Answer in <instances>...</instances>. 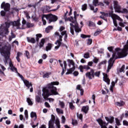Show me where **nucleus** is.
I'll return each mask as SVG.
<instances>
[{"label":"nucleus","instance_id":"nucleus-30","mask_svg":"<svg viewBox=\"0 0 128 128\" xmlns=\"http://www.w3.org/2000/svg\"><path fill=\"white\" fill-rule=\"evenodd\" d=\"M30 118H35V120L38 118V116H36V113L35 112H31Z\"/></svg>","mask_w":128,"mask_h":128},{"label":"nucleus","instance_id":"nucleus-59","mask_svg":"<svg viewBox=\"0 0 128 128\" xmlns=\"http://www.w3.org/2000/svg\"><path fill=\"white\" fill-rule=\"evenodd\" d=\"M32 18L34 22H38V18L36 16H32Z\"/></svg>","mask_w":128,"mask_h":128},{"label":"nucleus","instance_id":"nucleus-44","mask_svg":"<svg viewBox=\"0 0 128 128\" xmlns=\"http://www.w3.org/2000/svg\"><path fill=\"white\" fill-rule=\"evenodd\" d=\"M124 68H126V66L124 64H123L120 69V72H124Z\"/></svg>","mask_w":128,"mask_h":128},{"label":"nucleus","instance_id":"nucleus-47","mask_svg":"<svg viewBox=\"0 0 128 128\" xmlns=\"http://www.w3.org/2000/svg\"><path fill=\"white\" fill-rule=\"evenodd\" d=\"M74 22H76V16H78L80 14H77L76 11H74Z\"/></svg>","mask_w":128,"mask_h":128},{"label":"nucleus","instance_id":"nucleus-24","mask_svg":"<svg viewBox=\"0 0 128 128\" xmlns=\"http://www.w3.org/2000/svg\"><path fill=\"white\" fill-rule=\"evenodd\" d=\"M60 44V46H65L66 48H68V46H66V45L63 42H60V40H56L55 42V44Z\"/></svg>","mask_w":128,"mask_h":128},{"label":"nucleus","instance_id":"nucleus-7","mask_svg":"<svg viewBox=\"0 0 128 128\" xmlns=\"http://www.w3.org/2000/svg\"><path fill=\"white\" fill-rule=\"evenodd\" d=\"M45 18L46 20H48V24L54 22H56V20H58V19L56 16L52 15V14H49L46 15Z\"/></svg>","mask_w":128,"mask_h":128},{"label":"nucleus","instance_id":"nucleus-9","mask_svg":"<svg viewBox=\"0 0 128 128\" xmlns=\"http://www.w3.org/2000/svg\"><path fill=\"white\" fill-rule=\"evenodd\" d=\"M1 8H4V12H10V4L9 3H6V2H2L1 4Z\"/></svg>","mask_w":128,"mask_h":128},{"label":"nucleus","instance_id":"nucleus-57","mask_svg":"<svg viewBox=\"0 0 128 128\" xmlns=\"http://www.w3.org/2000/svg\"><path fill=\"white\" fill-rule=\"evenodd\" d=\"M77 116L78 117L79 120H80L82 122V114H80L78 115V113H77Z\"/></svg>","mask_w":128,"mask_h":128},{"label":"nucleus","instance_id":"nucleus-64","mask_svg":"<svg viewBox=\"0 0 128 128\" xmlns=\"http://www.w3.org/2000/svg\"><path fill=\"white\" fill-rule=\"evenodd\" d=\"M123 124L124 126H128V122L126 120H123Z\"/></svg>","mask_w":128,"mask_h":128},{"label":"nucleus","instance_id":"nucleus-17","mask_svg":"<svg viewBox=\"0 0 128 128\" xmlns=\"http://www.w3.org/2000/svg\"><path fill=\"white\" fill-rule=\"evenodd\" d=\"M75 70H76V66H74L72 68L68 69L67 72L66 73V75L72 74V72H74Z\"/></svg>","mask_w":128,"mask_h":128},{"label":"nucleus","instance_id":"nucleus-18","mask_svg":"<svg viewBox=\"0 0 128 128\" xmlns=\"http://www.w3.org/2000/svg\"><path fill=\"white\" fill-rule=\"evenodd\" d=\"M23 82L26 86L28 88H30V86H32V82L30 83V82H28V80H24Z\"/></svg>","mask_w":128,"mask_h":128},{"label":"nucleus","instance_id":"nucleus-12","mask_svg":"<svg viewBox=\"0 0 128 128\" xmlns=\"http://www.w3.org/2000/svg\"><path fill=\"white\" fill-rule=\"evenodd\" d=\"M54 120H56V116L54 114L51 115V119L48 122V128H54Z\"/></svg>","mask_w":128,"mask_h":128},{"label":"nucleus","instance_id":"nucleus-61","mask_svg":"<svg viewBox=\"0 0 128 128\" xmlns=\"http://www.w3.org/2000/svg\"><path fill=\"white\" fill-rule=\"evenodd\" d=\"M10 70H12V72H18V69H16V68L14 66L12 68H10Z\"/></svg>","mask_w":128,"mask_h":128},{"label":"nucleus","instance_id":"nucleus-42","mask_svg":"<svg viewBox=\"0 0 128 128\" xmlns=\"http://www.w3.org/2000/svg\"><path fill=\"white\" fill-rule=\"evenodd\" d=\"M80 36L81 38H90V35H86L84 34H81Z\"/></svg>","mask_w":128,"mask_h":128},{"label":"nucleus","instance_id":"nucleus-50","mask_svg":"<svg viewBox=\"0 0 128 128\" xmlns=\"http://www.w3.org/2000/svg\"><path fill=\"white\" fill-rule=\"evenodd\" d=\"M24 55L26 56L27 58H30V52L28 50L26 51Z\"/></svg>","mask_w":128,"mask_h":128},{"label":"nucleus","instance_id":"nucleus-62","mask_svg":"<svg viewBox=\"0 0 128 128\" xmlns=\"http://www.w3.org/2000/svg\"><path fill=\"white\" fill-rule=\"evenodd\" d=\"M62 124H65L66 122V117H64V116H62Z\"/></svg>","mask_w":128,"mask_h":128},{"label":"nucleus","instance_id":"nucleus-32","mask_svg":"<svg viewBox=\"0 0 128 128\" xmlns=\"http://www.w3.org/2000/svg\"><path fill=\"white\" fill-rule=\"evenodd\" d=\"M124 102L122 100L120 101V102H116V106H124Z\"/></svg>","mask_w":128,"mask_h":128},{"label":"nucleus","instance_id":"nucleus-6","mask_svg":"<svg viewBox=\"0 0 128 128\" xmlns=\"http://www.w3.org/2000/svg\"><path fill=\"white\" fill-rule=\"evenodd\" d=\"M92 64H94V62H89L88 63L87 65H80L78 70H80L81 72H84V70H92L90 66H92Z\"/></svg>","mask_w":128,"mask_h":128},{"label":"nucleus","instance_id":"nucleus-33","mask_svg":"<svg viewBox=\"0 0 128 128\" xmlns=\"http://www.w3.org/2000/svg\"><path fill=\"white\" fill-rule=\"evenodd\" d=\"M26 26L28 28H34V24L32 23H30L28 22L26 24Z\"/></svg>","mask_w":128,"mask_h":128},{"label":"nucleus","instance_id":"nucleus-10","mask_svg":"<svg viewBox=\"0 0 128 128\" xmlns=\"http://www.w3.org/2000/svg\"><path fill=\"white\" fill-rule=\"evenodd\" d=\"M8 29L4 28V27H0V36H6L8 34Z\"/></svg>","mask_w":128,"mask_h":128},{"label":"nucleus","instance_id":"nucleus-45","mask_svg":"<svg viewBox=\"0 0 128 128\" xmlns=\"http://www.w3.org/2000/svg\"><path fill=\"white\" fill-rule=\"evenodd\" d=\"M88 26H96V24H94V22H92V21H89V23H88Z\"/></svg>","mask_w":128,"mask_h":128},{"label":"nucleus","instance_id":"nucleus-48","mask_svg":"<svg viewBox=\"0 0 128 128\" xmlns=\"http://www.w3.org/2000/svg\"><path fill=\"white\" fill-rule=\"evenodd\" d=\"M99 60V58H98L96 57H94V58L93 59V62H94V64H98Z\"/></svg>","mask_w":128,"mask_h":128},{"label":"nucleus","instance_id":"nucleus-34","mask_svg":"<svg viewBox=\"0 0 128 128\" xmlns=\"http://www.w3.org/2000/svg\"><path fill=\"white\" fill-rule=\"evenodd\" d=\"M67 62L70 64H72L73 66H76L75 64H74V60H70V59H68Z\"/></svg>","mask_w":128,"mask_h":128},{"label":"nucleus","instance_id":"nucleus-46","mask_svg":"<svg viewBox=\"0 0 128 128\" xmlns=\"http://www.w3.org/2000/svg\"><path fill=\"white\" fill-rule=\"evenodd\" d=\"M46 15H44L42 17V22H43V24L44 26H46V20H44V16L46 17Z\"/></svg>","mask_w":128,"mask_h":128},{"label":"nucleus","instance_id":"nucleus-13","mask_svg":"<svg viewBox=\"0 0 128 128\" xmlns=\"http://www.w3.org/2000/svg\"><path fill=\"white\" fill-rule=\"evenodd\" d=\"M96 120L100 124V126H101V128H108L106 127V126L104 125L106 124V122H104V120H102V118H99L98 119H96Z\"/></svg>","mask_w":128,"mask_h":128},{"label":"nucleus","instance_id":"nucleus-21","mask_svg":"<svg viewBox=\"0 0 128 128\" xmlns=\"http://www.w3.org/2000/svg\"><path fill=\"white\" fill-rule=\"evenodd\" d=\"M26 40L28 42H30L31 44H34L36 42V39L34 38L26 37Z\"/></svg>","mask_w":128,"mask_h":128},{"label":"nucleus","instance_id":"nucleus-11","mask_svg":"<svg viewBox=\"0 0 128 128\" xmlns=\"http://www.w3.org/2000/svg\"><path fill=\"white\" fill-rule=\"evenodd\" d=\"M113 4L114 10H115V12H120V10H122V7L120 4H118V2L117 0H114L113 2Z\"/></svg>","mask_w":128,"mask_h":128},{"label":"nucleus","instance_id":"nucleus-22","mask_svg":"<svg viewBox=\"0 0 128 128\" xmlns=\"http://www.w3.org/2000/svg\"><path fill=\"white\" fill-rule=\"evenodd\" d=\"M108 62V70H111L112 68V66H114V61L110 60H109Z\"/></svg>","mask_w":128,"mask_h":128},{"label":"nucleus","instance_id":"nucleus-35","mask_svg":"<svg viewBox=\"0 0 128 128\" xmlns=\"http://www.w3.org/2000/svg\"><path fill=\"white\" fill-rule=\"evenodd\" d=\"M26 102L29 106H32V104H34L32 103V101L30 98H27Z\"/></svg>","mask_w":128,"mask_h":128},{"label":"nucleus","instance_id":"nucleus-58","mask_svg":"<svg viewBox=\"0 0 128 128\" xmlns=\"http://www.w3.org/2000/svg\"><path fill=\"white\" fill-rule=\"evenodd\" d=\"M6 12L4 11V10H2V11L0 12L1 16H6Z\"/></svg>","mask_w":128,"mask_h":128},{"label":"nucleus","instance_id":"nucleus-26","mask_svg":"<svg viewBox=\"0 0 128 128\" xmlns=\"http://www.w3.org/2000/svg\"><path fill=\"white\" fill-rule=\"evenodd\" d=\"M20 56H22V52H17V56L16 57V60H18V62H20Z\"/></svg>","mask_w":128,"mask_h":128},{"label":"nucleus","instance_id":"nucleus-31","mask_svg":"<svg viewBox=\"0 0 128 128\" xmlns=\"http://www.w3.org/2000/svg\"><path fill=\"white\" fill-rule=\"evenodd\" d=\"M6 26L4 27L5 28H7V30H8L10 28V26H12V22H5Z\"/></svg>","mask_w":128,"mask_h":128},{"label":"nucleus","instance_id":"nucleus-5","mask_svg":"<svg viewBox=\"0 0 128 128\" xmlns=\"http://www.w3.org/2000/svg\"><path fill=\"white\" fill-rule=\"evenodd\" d=\"M118 56H116L115 60H118V58H126L128 54V48H124L121 51V52H118L117 53Z\"/></svg>","mask_w":128,"mask_h":128},{"label":"nucleus","instance_id":"nucleus-38","mask_svg":"<svg viewBox=\"0 0 128 128\" xmlns=\"http://www.w3.org/2000/svg\"><path fill=\"white\" fill-rule=\"evenodd\" d=\"M113 53L112 55V58H110V60H114V59L116 57V52H114V51H113V52H112Z\"/></svg>","mask_w":128,"mask_h":128},{"label":"nucleus","instance_id":"nucleus-60","mask_svg":"<svg viewBox=\"0 0 128 128\" xmlns=\"http://www.w3.org/2000/svg\"><path fill=\"white\" fill-rule=\"evenodd\" d=\"M10 70H12V72H18V69H16V68L14 66L12 68H10Z\"/></svg>","mask_w":128,"mask_h":128},{"label":"nucleus","instance_id":"nucleus-63","mask_svg":"<svg viewBox=\"0 0 128 128\" xmlns=\"http://www.w3.org/2000/svg\"><path fill=\"white\" fill-rule=\"evenodd\" d=\"M73 76H78V71H74L73 73H72Z\"/></svg>","mask_w":128,"mask_h":128},{"label":"nucleus","instance_id":"nucleus-27","mask_svg":"<svg viewBox=\"0 0 128 128\" xmlns=\"http://www.w3.org/2000/svg\"><path fill=\"white\" fill-rule=\"evenodd\" d=\"M36 41L37 42H40V38H42V34H36Z\"/></svg>","mask_w":128,"mask_h":128},{"label":"nucleus","instance_id":"nucleus-52","mask_svg":"<svg viewBox=\"0 0 128 128\" xmlns=\"http://www.w3.org/2000/svg\"><path fill=\"white\" fill-rule=\"evenodd\" d=\"M87 8H88V5L86 4H84L82 6V10L84 11L86 10Z\"/></svg>","mask_w":128,"mask_h":128},{"label":"nucleus","instance_id":"nucleus-43","mask_svg":"<svg viewBox=\"0 0 128 128\" xmlns=\"http://www.w3.org/2000/svg\"><path fill=\"white\" fill-rule=\"evenodd\" d=\"M60 102V106L61 108H64V102L59 101Z\"/></svg>","mask_w":128,"mask_h":128},{"label":"nucleus","instance_id":"nucleus-14","mask_svg":"<svg viewBox=\"0 0 128 128\" xmlns=\"http://www.w3.org/2000/svg\"><path fill=\"white\" fill-rule=\"evenodd\" d=\"M12 26H17L18 29L20 28V20L18 19L16 21L11 22Z\"/></svg>","mask_w":128,"mask_h":128},{"label":"nucleus","instance_id":"nucleus-8","mask_svg":"<svg viewBox=\"0 0 128 128\" xmlns=\"http://www.w3.org/2000/svg\"><path fill=\"white\" fill-rule=\"evenodd\" d=\"M58 62L60 63V66H61L62 68V72H61V76H64V70H66V68L68 66V64H66V61L64 60V64L62 63V60H58Z\"/></svg>","mask_w":128,"mask_h":128},{"label":"nucleus","instance_id":"nucleus-2","mask_svg":"<svg viewBox=\"0 0 128 128\" xmlns=\"http://www.w3.org/2000/svg\"><path fill=\"white\" fill-rule=\"evenodd\" d=\"M12 50V46H4L2 48H0V54L4 56L5 58V64H8V59L10 58V50Z\"/></svg>","mask_w":128,"mask_h":128},{"label":"nucleus","instance_id":"nucleus-23","mask_svg":"<svg viewBox=\"0 0 128 128\" xmlns=\"http://www.w3.org/2000/svg\"><path fill=\"white\" fill-rule=\"evenodd\" d=\"M36 102L38 104L42 103V98L40 96L37 95L35 97Z\"/></svg>","mask_w":128,"mask_h":128},{"label":"nucleus","instance_id":"nucleus-28","mask_svg":"<svg viewBox=\"0 0 128 128\" xmlns=\"http://www.w3.org/2000/svg\"><path fill=\"white\" fill-rule=\"evenodd\" d=\"M52 48V44L50 43H48V46H46V51L48 52V50H50Z\"/></svg>","mask_w":128,"mask_h":128},{"label":"nucleus","instance_id":"nucleus-49","mask_svg":"<svg viewBox=\"0 0 128 128\" xmlns=\"http://www.w3.org/2000/svg\"><path fill=\"white\" fill-rule=\"evenodd\" d=\"M102 32V30H97L94 33V36H98Z\"/></svg>","mask_w":128,"mask_h":128},{"label":"nucleus","instance_id":"nucleus-53","mask_svg":"<svg viewBox=\"0 0 128 128\" xmlns=\"http://www.w3.org/2000/svg\"><path fill=\"white\" fill-rule=\"evenodd\" d=\"M24 116L26 120H28V114L27 110H24Z\"/></svg>","mask_w":128,"mask_h":128},{"label":"nucleus","instance_id":"nucleus-19","mask_svg":"<svg viewBox=\"0 0 128 128\" xmlns=\"http://www.w3.org/2000/svg\"><path fill=\"white\" fill-rule=\"evenodd\" d=\"M89 110V107L88 106H83L81 109V111L85 114H88Z\"/></svg>","mask_w":128,"mask_h":128},{"label":"nucleus","instance_id":"nucleus-1","mask_svg":"<svg viewBox=\"0 0 128 128\" xmlns=\"http://www.w3.org/2000/svg\"><path fill=\"white\" fill-rule=\"evenodd\" d=\"M58 88L56 87H52L51 86L50 88V86H48L43 88L42 96L44 98H48L50 96H58Z\"/></svg>","mask_w":128,"mask_h":128},{"label":"nucleus","instance_id":"nucleus-55","mask_svg":"<svg viewBox=\"0 0 128 128\" xmlns=\"http://www.w3.org/2000/svg\"><path fill=\"white\" fill-rule=\"evenodd\" d=\"M84 58H90V52H86L84 54Z\"/></svg>","mask_w":128,"mask_h":128},{"label":"nucleus","instance_id":"nucleus-4","mask_svg":"<svg viewBox=\"0 0 128 128\" xmlns=\"http://www.w3.org/2000/svg\"><path fill=\"white\" fill-rule=\"evenodd\" d=\"M85 76L86 78L89 80H92V78H94V76L100 78V71H98L94 72V70L90 69V72H86Z\"/></svg>","mask_w":128,"mask_h":128},{"label":"nucleus","instance_id":"nucleus-37","mask_svg":"<svg viewBox=\"0 0 128 128\" xmlns=\"http://www.w3.org/2000/svg\"><path fill=\"white\" fill-rule=\"evenodd\" d=\"M116 15V14H114V12L112 10L110 12L108 13L109 16H111V18H114Z\"/></svg>","mask_w":128,"mask_h":128},{"label":"nucleus","instance_id":"nucleus-16","mask_svg":"<svg viewBox=\"0 0 128 128\" xmlns=\"http://www.w3.org/2000/svg\"><path fill=\"white\" fill-rule=\"evenodd\" d=\"M105 119L110 124H112L114 122V116H110V118L108 116H106Z\"/></svg>","mask_w":128,"mask_h":128},{"label":"nucleus","instance_id":"nucleus-54","mask_svg":"<svg viewBox=\"0 0 128 128\" xmlns=\"http://www.w3.org/2000/svg\"><path fill=\"white\" fill-rule=\"evenodd\" d=\"M114 46H112L108 48V50H109V52H114Z\"/></svg>","mask_w":128,"mask_h":128},{"label":"nucleus","instance_id":"nucleus-51","mask_svg":"<svg viewBox=\"0 0 128 128\" xmlns=\"http://www.w3.org/2000/svg\"><path fill=\"white\" fill-rule=\"evenodd\" d=\"M92 44V39L88 38V42H87L88 46H90V44Z\"/></svg>","mask_w":128,"mask_h":128},{"label":"nucleus","instance_id":"nucleus-29","mask_svg":"<svg viewBox=\"0 0 128 128\" xmlns=\"http://www.w3.org/2000/svg\"><path fill=\"white\" fill-rule=\"evenodd\" d=\"M52 74V72H46L43 74L42 78H50V76Z\"/></svg>","mask_w":128,"mask_h":128},{"label":"nucleus","instance_id":"nucleus-39","mask_svg":"<svg viewBox=\"0 0 128 128\" xmlns=\"http://www.w3.org/2000/svg\"><path fill=\"white\" fill-rule=\"evenodd\" d=\"M98 0H93L92 4L94 6H98Z\"/></svg>","mask_w":128,"mask_h":128},{"label":"nucleus","instance_id":"nucleus-20","mask_svg":"<svg viewBox=\"0 0 128 128\" xmlns=\"http://www.w3.org/2000/svg\"><path fill=\"white\" fill-rule=\"evenodd\" d=\"M60 84V82H51L50 83L48 84L47 86H50V88L52 87H54V86H58Z\"/></svg>","mask_w":128,"mask_h":128},{"label":"nucleus","instance_id":"nucleus-3","mask_svg":"<svg viewBox=\"0 0 128 128\" xmlns=\"http://www.w3.org/2000/svg\"><path fill=\"white\" fill-rule=\"evenodd\" d=\"M70 32L72 36H74V30L77 34L82 32V28H80L78 22L72 21V23H70Z\"/></svg>","mask_w":128,"mask_h":128},{"label":"nucleus","instance_id":"nucleus-41","mask_svg":"<svg viewBox=\"0 0 128 128\" xmlns=\"http://www.w3.org/2000/svg\"><path fill=\"white\" fill-rule=\"evenodd\" d=\"M108 62V61L105 60H104L102 61L100 63L98 64L99 66H100L102 64H106V63Z\"/></svg>","mask_w":128,"mask_h":128},{"label":"nucleus","instance_id":"nucleus-15","mask_svg":"<svg viewBox=\"0 0 128 128\" xmlns=\"http://www.w3.org/2000/svg\"><path fill=\"white\" fill-rule=\"evenodd\" d=\"M103 80L105 82H106L107 84H110V78H108V74L103 73Z\"/></svg>","mask_w":128,"mask_h":128},{"label":"nucleus","instance_id":"nucleus-56","mask_svg":"<svg viewBox=\"0 0 128 128\" xmlns=\"http://www.w3.org/2000/svg\"><path fill=\"white\" fill-rule=\"evenodd\" d=\"M113 23L114 26H118V22H116V20L114 18H113Z\"/></svg>","mask_w":128,"mask_h":128},{"label":"nucleus","instance_id":"nucleus-40","mask_svg":"<svg viewBox=\"0 0 128 128\" xmlns=\"http://www.w3.org/2000/svg\"><path fill=\"white\" fill-rule=\"evenodd\" d=\"M116 123L118 126H122V124H120V120L118 118H115Z\"/></svg>","mask_w":128,"mask_h":128},{"label":"nucleus","instance_id":"nucleus-25","mask_svg":"<svg viewBox=\"0 0 128 128\" xmlns=\"http://www.w3.org/2000/svg\"><path fill=\"white\" fill-rule=\"evenodd\" d=\"M118 12L120 14H128V9L124 8H122V10H119V11H118Z\"/></svg>","mask_w":128,"mask_h":128},{"label":"nucleus","instance_id":"nucleus-36","mask_svg":"<svg viewBox=\"0 0 128 128\" xmlns=\"http://www.w3.org/2000/svg\"><path fill=\"white\" fill-rule=\"evenodd\" d=\"M69 108L72 110L75 108L74 106V104L72 102H69Z\"/></svg>","mask_w":128,"mask_h":128}]
</instances>
